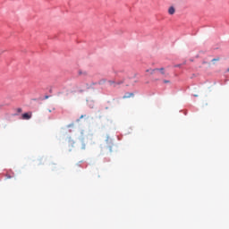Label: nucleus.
Listing matches in <instances>:
<instances>
[{
    "label": "nucleus",
    "mask_w": 229,
    "mask_h": 229,
    "mask_svg": "<svg viewBox=\"0 0 229 229\" xmlns=\"http://www.w3.org/2000/svg\"><path fill=\"white\" fill-rule=\"evenodd\" d=\"M31 113H24L21 115V119H23V121H30V119H31Z\"/></svg>",
    "instance_id": "nucleus-1"
},
{
    "label": "nucleus",
    "mask_w": 229,
    "mask_h": 229,
    "mask_svg": "<svg viewBox=\"0 0 229 229\" xmlns=\"http://www.w3.org/2000/svg\"><path fill=\"white\" fill-rule=\"evenodd\" d=\"M195 98H198V95H194Z\"/></svg>",
    "instance_id": "nucleus-14"
},
{
    "label": "nucleus",
    "mask_w": 229,
    "mask_h": 229,
    "mask_svg": "<svg viewBox=\"0 0 229 229\" xmlns=\"http://www.w3.org/2000/svg\"><path fill=\"white\" fill-rule=\"evenodd\" d=\"M82 149H85V144L82 145Z\"/></svg>",
    "instance_id": "nucleus-10"
},
{
    "label": "nucleus",
    "mask_w": 229,
    "mask_h": 229,
    "mask_svg": "<svg viewBox=\"0 0 229 229\" xmlns=\"http://www.w3.org/2000/svg\"><path fill=\"white\" fill-rule=\"evenodd\" d=\"M174 67H182V64H175Z\"/></svg>",
    "instance_id": "nucleus-7"
},
{
    "label": "nucleus",
    "mask_w": 229,
    "mask_h": 229,
    "mask_svg": "<svg viewBox=\"0 0 229 229\" xmlns=\"http://www.w3.org/2000/svg\"><path fill=\"white\" fill-rule=\"evenodd\" d=\"M227 72H229V68L227 69Z\"/></svg>",
    "instance_id": "nucleus-16"
},
{
    "label": "nucleus",
    "mask_w": 229,
    "mask_h": 229,
    "mask_svg": "<svg viewBox=\"0 0 229 229\" xmlns=\"http://www.w3.org/2000/svg\"><path fill=\"white\" fill-rule=\"evenodd\" d=\"M45 99H49V96H45Z\"/></svg>",
    "instance_id": "nucleus-8"
},
{
    "label": "nucleus",
    "mask_w": 229,
    "mask_h": 229,
    "mask_svg": "<svg viewBox=\"0 0 229 229\" xmlns=\"http://www.w3.org/2000/svg\"><path fill=\"white\" fill-rule=\"evenodd\" d=\"M164 83H169V81H164Z\"/></svg>",
    "instance_id": "nucleus-9"
},
{
    "label": "nucleus",
    "mask_w": 229,
    "mask_h": 229,
    "mask_svg": "<svg viewBox=\"0 0 229 229\" xmlns=\"http://www.w3.org/2000/svg\"><path fill=\"white\" fill-rule=\"evenodd\" d=\"M137 77V73L134 74L133 78H136Z\"/></svg>",
    "instance_id": "nucleus-11"
},
{
    "label": "nucleus",
    "mask_w": 229,
    "mask_h": 229,
    "mask_svg": "<svg viewBox=\"0 0 229 229\" xmlns=\"http://www.w3.org/2000/svg\"><path fill=\"white\" fill-rule=\"evenodd\" d=\"M108 83H110V85H114V87H115V85H121V84H123V81L115 82L114 81H108Z\"/></svg>",
    "instance_id": "nucleus-3"
},
{
    "label": "nucleus",
    "mask_w": 229,
    "mask_h": 229,
    "mask_svg": "<svg viewBox=\"0 0 229 229\" xmlns=\"http://www.w3.org/2000/svg\"><path fill=\"white\" fill-rule=\"evenodd\" d=\"M21 112H22V108L19 107V108L17 109V113H18V114H21Z\"/></svg>",
    "instance_id": "nucleus-6"
},
{
    "label": "nucleus",
    "mask_w": 229,
    "mask_h": 229,
    "mask_svg": "<svg viewBox=\"0 0 229 229\" xmlns=\"http://www.w3.org/2000/svg\"><path fill=\"white\" fill-rule=\"evenodd\" d=\"M93 85H97V83H96V82H93Z\"/></svg>",
    "instance_id": "nucleus-13"
},
{
    "label": "nucleus",
    "mask_w": 229,
    "mask_h": 229,
    "mask_svg": "<svg viewBox=\"0 0 229 229\" xmlns=\"http://www.w3.org/2000/svg\"><path fill=\"white\" fill-rule=\"evenodd\" d=\"M83 117H84L83 115H81L80 119H83Z\"/></svg>",
    "instance_id": "nucleus-12"
},
{
    "label": "nucleus",
    "mask_w": 229,
    "mask_h": 229,
    "mask_svg": "<svg viewBox=\"0 0 229 229\" xmlns=\"http://www.w3.org/2000/svg\"><path fill=\"white\" fill-rule=\"evenodd\" d=\"M174 7L171 6L169 9H168V13L169 15H174Z\"/></svg>",
    "instance_id": "nucleus-4"
},
{
    "label": "nucleus",
    "mask_w": 229,
    "mask_h": 229,
    "mask_svg": "<svg viewBox=\"0 0 229 229\" xmlns=\"http://www.w3.org/2000/svg\"><path fill=\"white\" fill-rule=\"evenodd\" d=\"M48 112H50V113H51V109H48Z\"/></svg>",
    "instance_id": "nucleus-15"
},
{
    "label": "nucleus",
    "mask_w": 229,
    "mask_h": 229,
    "mask_svg": "<svg viewBox=\"0 0 229 229\" xmlns=\"http://www.w3.org/2000/svg\"><path fill=\"white\" fill-rule=\"evenodd\" d=\"M155 71H160L161 74H165V72H164V68H160V69H154V70H147V72H150L151 74H153V72H155Z\"/></svg>",
    "instance_id": "nucleus-2"
},
{
    "label": "nucleus",
    "mask_w": 229,
    "mask_h": 229,
    "mask_svg": "<svg viewBox=\"0 0 229 229\" xmlns=\"http://www.w3.org/2000/svg\"><path fill=\"white\" fill-rule=\"evenodd\" d=\"M131 96H133V93H127L126 95L123 96V98H131Z\"/></svg>",
    "instance_id": "nucleus-5"
},
{
    "label": "nucleus",
    "mask_w": 229,
    "mask_h": 229,
    "mask_svg": "<svg viewBox=\"0 0 229 229\" xmlns=\"http://www.w3.org/2000/svg\"><path fill=\"white\" fill-rule=\"evenodd\" d=\"M68 128H71V125H68Z\"/></svg>",
    "instance_id": "nucleus-17"
}]
</instances>
